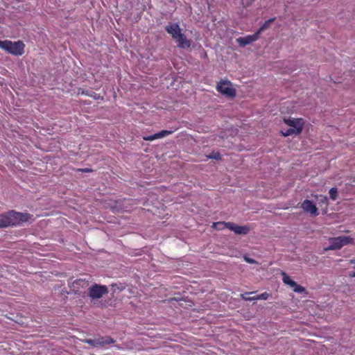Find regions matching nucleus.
<instances>
[{
    "instance_id": "nucleus-1",
    "label": "nucleus",
    "mask_w": 355,
    "mask_h": 355,
    "mask_svg": "<svg viewBox=\"0 0 355 355\" xmlns=\"http://www.w3.org/2000/svg\"><path fill=\"white\" fill-rule=\"evenodd\" d=\"M0 49L9 54L19 56L24 53L25 44L21 40L17 42L0 40Z\"/></svg>"
},
{
    "instance_id": "nucleus-2",
    "label": "nucleus",
    "mask_w": 355,
    "mask_h": 355,
    "mask_svg": "<svg viewBox=\"0 0 355 355\" xmlns=\"http://www.w3.org/2000/svg\"><path fill=\"white\" fill-rule=\"evenodd\" d=\"M212 227L217 230H223L227 228L233 231L237 235H246L250 232V227L248 225H237L232 222H216L213 223Z\"/></svg>"
},
{
    "instance_id": "nucleus-3",
    "label": "nucleus",
    "mask_w": 355,
    "mask_h": 355,
    "mask_svg": "<svg viewBox=\"0 0 355 355\" xmlns=\"http://www.w3.org/2000/svg\"><path fill=\"white\" fill-rule=\"evenodd\" d=\"M6 213L10 226L17 225L21 222H26L31 218V214L28 213H21L14 210L9 211Z\"/></svg>"
},
{
    "instance_id": "nucleus-4",
    "label": "nucleus",
    "mask_w": 355,
    "mask_h": 355,
    "mask_svg": "<svg viewBox=\"0 0 355 355\" xmlns=\"http://www.w3.org/2000/svg\"><path fill=\"white\" fill-rule=\"evenodd\" d=\"M353 239L347 236H340L338 237L331 238L329 239L330 245L327 250H340L344 245L352 243Z\"/></svg>"
},
{
    "instance_id": "nucleus-5",
    "label": "nucleus",
    "mask_w": 355,
    "mask_h": 355,
    "mask_svg": "<svg viewBox=\"0 0 355 355\" xmlns=\"http://www.w3.org/2000/svg\"><path fill=\"white\" fill-rule=\"evenodd\" d=\"M216 89L220 94L227 97H234L236 96L235 89L232 87V83L229 80H221L218 83Z\"/></svg>"
},
{
    "instance_id": "nucleus-6",
    "label": "nucleus",
    "mask_w": 355,
    "mask_h": 355,
    "mask_svg": "<svg viewBox=\"0 0 355 355\" xmlns=\"http://www.w3.org/2000/svg\"><path fill=\"white\" fill-rule=\"evenodd\" d=\"M83 343H87L92 347H103L107 345L113 344L115 343V340L112 338L110 336H98L97 338H95L94 339L88 338V339H84L83 340Z\"/></svg>"
},
{
    "instance_id": "nucleus-7",
    "label": "nucleus",
    "mask_w": 355,
    "mask_h": 355,
    "mask_svg": "<svg viewBox=\"0 0 355 355\" xmlns=\"http://www.w3.org/2000/svg\"><path fill=\"white\" fill-rule=\"evenodd\" d=\"M108 293L106 286L95 284L89 288L88 295L92 299H98Z\"/></svg>"
},
{
    "instance_id": "nucleus-8",
    "label": "nucleus",
    "mask_w": 355,
    "mask_h": 355,
    "mask_svg": "<svg viewBox=\"0 0 355 355\" xmlns=\"http://www.w3.org/2000/svg\"><path fill=\"white\" fill-rule=\"evenodd\" d=\"M283 121L288 126L295 130L296 133H301L304 126V121L302 118H284Z\"/></svg>"
},
{
    "instance_id": "nucleus-9",
    "label": "nucleus",
    "mask_w": 355,
    "mask_h": 355,
    "mask_svg": "<svg viewBox=\"0 0 355 355\" xmlns=\"http://www.w3.org/2000/svg\"><path fill=\"white\" fill-rule=\"evenodd\" d=\"M301 208L305 212L309 213L312 216H316L319 214L316 206L309 200H304L301 205Z\"/></svg>"
},
{
    "instance_id": "nucleus-10",
    "label": "nucleus",
    "mask_w": 355,
    "mask_h": 355,
    "mask_svg": "<svg viewBox=\"0 0 355 355\" xmlns=\"http://www.w3.org/2000/svg\"><path fill=\"white\" fill-rule=\"evenodd\" d=\"M259 38L258 34L255 32L253 35H249L245 37H241L236 39V42L240 46H245L248 44L256 42Z\"/></svg>"
},
{
    "instance_id": "nucleus-11",
    "label": "nucleus",
    "mask_w": 355,
    "mask_h": 355,
    "mask_svg": "<svg viewBox=\"0 0 355 355\" xmlns=\"http://www.w3.org/2000/svg\"><path fill=\"white\" fill-rule=\"evenodd\" d=\"M166 31L170 34L173 39H176L182 33L181 28L178 23H169L166 28Z\"/></svg>"
},
{
    "instance_id": "nucleus-12",
    "label": "nucleus",
    "mask_w": 355,
    "mask_h": 355,
    "mask_svg": "<svg viewBox=\"0 0 355 355\" xmlns=\"http://www.w3.org/2000/svg\"><path fill=\"white\" fill-rule=\"evenodd\" d=\"M177 45L180 49L189 48L191 46V42L187 38V36L180 33L176 39H174Z\"/></svg>"
},
{
    "instance_id": "nucleus-13",
    "label": "nucleus",
    "mask_w": 355,
    "mask_h": 355,
    "mask_svg": "<svg viewBox=\"0 0 355 355\" xmlns=\"http://www.w3.org/2000/svg\"><path fill=\"white\" fill-rule=\"evenodd\" d=\"M252 293H254V292H248V293H245L241 294V297L245 301H254V300H266L270 296V293L265 292V293H263L257 296H254L252 298L246 297V295L252 294Z\"/></svg>"
},
{
    "instance_id": "nucleus-14",
    "label": "nucleus",
    "mask_w": 355,
    "mask_h": 355,
    "mask_svg": "<svg viewBox=\"0 0 355 355\" xmlns=\"http://www.w3.org/2000/svg\"><path fill=\"white\" fill-rule=\"evenodd\" d=\"M275 17L270 18L264 21V23L259 27V28L256 31L258 35L260 37L261 33L267 29L269 26L275 20Z\"/></svg>"
},
{
    "instance_id": "nucleus-15",
    "label": "nucleus",
    "mask_w": 355,
    "mask_h": 355,
    "mask_svg": "<svg viewBox=\"0 0 355 355\" xmlns=\"http://www.w3.org/2000/svg\"><path fill=\"white\" fill-rule=\"evenodd\" d=\"M282 281L285 284L288 285L292 288L296 285V282L291 279V277L285 272H282Z\"/></svg>"
},
{
    "instance_id": "nucleus-16",
    "label": "nucleus",
    "mask_w": 355,
    "mask_h": 355,
    "mask_svg": "<svg viewBox=\"0 0 355 355\" xmlns=\"http://www.w3.org/2000/svg\"><path fill=\"white\" fill-rule=\"evenodd\" d=\"M0 225L1 228L7 227L10 226L8 223L7 213L0 214Z\"/></svg>"
},
{
    "instance_id": "nucleus-17",
    "label": "nucleus",
    "mask_w": 355,
    "mask_h": 355,
    "mask_svg": "<svg viewBox=\"0 0 355 355\" xmlns=\"http://www.w3.org/2000/svg\"><path fill=\"white\" fill-rule=\"evenodd\" d=\"M173 132V130H163L159 132L155 133L157 139L163 138L164 137H166L169 135H171Z\"/></svg>"
},
{
    "instance_id": "nucleus-18",
    "label": "nucleus",
    "mask_w": 355,
    "mask_h": 355,
    "mask_svg": "<svg viewBox=\"0 0 355 355\" xmlns=\"http://www.w3.org/2000/svg\"><path fill=\"white\" fill-rule=\"evenodd\" d=\"M281 133L284 137H288V136L293 135H298L300 134V133H296L295 130L293 128H290L286 130H282Z\"/></svg>"
},
{
    "instance_id": "nucleus-19",
    "label": "nucleus",
    "mask_w": 355,
    "mask_h": 355,
    "mask_svg": "<svg viewBox=\"0 0 355 355\" xmlns=\"http://www.w3.org/2000/svg\"><path fill=\"white\" fill-rule=\"evenodd\" d=\"M318 201H319L318 204L321 207L324 205L325 209L327 208L329 202H328V198H327V196H320V198L318 199Z\"/></svg>"
},
{
    "instance_id": "nucleus-20",
    "label": "nucleus",
    "mask_w": 355,
    "mask_h": 355,
    "mask_svg": "<svg viewBox=\"0 0 355 355\" xmlns=\"http://www.w3.org/2000/svg\"><path fill=\"white\" fill-rule=\"evenodd\" d=\"M88 281H86L85 279H77L74 282H73V285L74 286H81V287H86L88 286Z\"/></svg>"
},
{
    "instance_id": "nucleus-21",
    "label": "nucleus",
    "mask_w": 355,
    "mask_h": 355,
    "mask_svg": "<svg viewBox=\"0 0 355 355\" xmlns=\"http://www.w3.org/2000/svg\"><path fill=\"white\" fill-rule=\"evenodd\" d=\"M330 198L332 200H336L338 197V189L336 187H332L329 189V191Z\"/></svg>"
},
{
    "instance_id": "nucleus-22",
    "label": "nucleus",
    "mask_w": 355,
    "mask_h": 355,
    "mask_svg": "<svg viewBox=\"0 0 355 355\" xmlns=\"http://www.w3.org/2000/svg\"><path fill=\"white\" fill-rule=\"evenodd\" d=\"M207 157L209 159L220 160L221 159V155L218 151H213L210 155L207 156Z\"/></svg>"
},
{
    "instance_id": "nucleus-23",
    "label": "nucleus",
    "mask_w": 355,
    "mask_h": 355,
    "mask_svg": "<svg viewBox=\"0 0 355 355\" xmlns=\"http://www.w3.org/2000/svg\"><path fill=\"white\" fill-rule=\"evenodd\" d=\"M293 291L295 293H302L305 292V288L303 286L298 285L297 283L296 285L293 287Z\"/></svg>"
},
{
    "instance_id": "nucleus-24",
    "label": "nucleus",
    "mask_w": 355,
    "mask_h": 355,
    "mask_svg": "<svg viewBox=\"0 0 355 355\" xmlns=\"http://www.w3.org/2000/svg\"><path fill=\"white\" fill-rule=\"evenodd\" d=\"M143 139L145 141H153L157 139V138L155 134H154L148 136H144L143 137Z\"/></svg>"
},
{
    "instance_id": "nucleus-25",
    "label": "nucleus",
    "mask_w": 355,
    "mask_h": 355,
    "mask_svg": "<svg viewBox=\"0 0 355 355\" xmlns=\"http://www.w3.org/2000/svg\"><path fill=\"white\" fill-rule=\"evenodd\" d=\"M77 171H81L83 173H89V172L93 171V170L92 168H78V169H77Z\"/></svg>"
},
{
    "instance_id": "nucleus-26",
    "label": "nucleus",
    "mask_w": 355,
    "mask_h": 355,
    "mask_svg": "<svg viewBox=\"0 0 355 355\" xmlns=\"http://www.w3.org/2000/svg\"><path fill=\"white\" fill-rule=\"evenodd\" d=\"M78 94H84V95H89L87 91H85L83 89H81V88L78 89Z\"/></svg>"
},
{
    "instance_id": "nucleus-27",
    "label": "nucleus",
    "mask_w": 355,
    "mask_h": 355,
    "mask_svg": "<svg viewBox=\"0 0 355 355\" xmlns=\"http://www.w3.org/2000/svg\"><path fill=\"white\" fill-rule=\"evenodd\" d=\"M245 260L248 263H255V261H254V259H250V258H247V257H245Z\"/></svg>"
},
{
    "instance_id": "nucleus-28",
    "label": "nucleus",
    "mask_w": 355,
    "mask_h": 355,
    "mask_svg": "<svg viewBox=\"0 0 355 355\" xmlns=\"http://www.w3.org/2000/svg\"><path fill=\"white\" fill-rule=\"evenodd\" d=\"M349 277H355V271L349 272Z\"/></svg>"
},
{
    "instance_id": "nucleus-29",
    "label": "nucleus",
    "mask_w": 355,
    "mask_h": 355,
    "mask_svg": "<svg viewBox=\"0 0 355 355\" xmlns=\"http://www.w3.org/2000/svg\"><path fill=\"white\" fill-rule=\"evenodd\" d=\"M349 263L352 264H354V268H355V259H351L349 261Z\"/></svg>"
},
{
    "instance_id": "nucleus-30",
    "label": "nucleus",
    "mask_w": 355,
    "mask_h": 355,
    "mask_svg": "<svg viewBox=\"0 0 355 355\" xmlns=\"http://www.w3.org/2000/svg\"><path fill=\"white\" fill-rule=\"evenodd\" d=\"M217 227H223V225H218Z\"/></svg>"
},
{
    "instance_id": "nucleus-31",
    "label": "nucleus",
    "mask_w": 355,
    "mask_h": 355,
    "mask_svg": "<svg viewBox=\"0 0 355 355\" xmlns=\"http://www.w3.org/2000/svg\"><path fill=\"white\" fill-rule=\"evenodd\" d=\"M246 297H247V298H252V297H251V296L248 297V296L246 295Z\"/></svg>"
}]
</instances>
